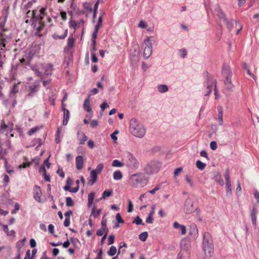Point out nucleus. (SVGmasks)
<instances>
[{
  "instance_id": "1",
  "label": "nucleus",
  "mask_w": 259,
  "mask_h": 259,
  "mask_svg": "<svg viewBox=\"0 0 259 259\" xmlns=\"http://www.w3.org/2000/svg\"><path fill=\"white\" fill-rule=\"evenodd\" d=\"M130 131L134 136L142 138L146 134V129L144 125L135 118L130 121Z\"/></svg>"
},
{
  "instance_id": "41",
  "label": "nucleus",
  "mask_w": 259,
  "mask_h": 259,
  "mask_svg": "<svg viewBox=\"0 0 259 259\" xmlns=\"http://www.w3.org/2000/svg\"><path fill=\"white\" fill-rule=\"evenodd\" d=\"M101 212V209H99L96 210L95 207H94L92 209V215L94 216L95 218H96L100 214Z\"/></svg>"
},
{
  "instance_id": "32",
  "label": "nucleus",
  "mask_w": 259,
  "mask_h": 259,
  "mask_svg": "<svg viewBox=\"0 0 259 259\" xmlns=\"http://www.w3.org/2000/svg\"><path fill=\"white\" fill-rule=\"evenodd\" d=\"M67 33H68V30L67 29H66L65 31H64V34L61 35H59L57 34H54L53 36V38L54 39H64L65 38L67 35Z\"/></svg>"
},
{
  "instance_id": "29",
  "label": "nucleus",
  "mask_w": 259,
  "mask_h": 259,
  "mask_svg": "<svg viewBox=\"0 0 259 259\" xmlns=\"http://www.w3.org/2000/svg\"><path fill=\"white\" fill-rule=\"evenodd\" d=\"M189 257V252H186L181 251L177 256V259H188Z\"/></svg>"
},
{
  "instance_id": "64",
  "label": "nucleus",
  "mask_w": 259,
  "mask_h": 259,
  "mask_svg": "<svg viewBox=\"0 0 259 259\" xmlns=\"http://www.w3.org/2000/svg\"><path fill=\"white\" fill-rule=\"evenodd\" d=\"M88 146L93 149L95 147V144H94V141H93L92 140H89L88 142Z\"/></svg>"
},
{
  "instance_id": "54",
  "label": "nucleus",
  "mask_w": 259,
  "mask_h": 259,
  "mask_svg": "<svg viewBox=\"0 0 259 259\" xmlns=\"http://www.w3.org/2000/svg\"><path fill=\"white\" fill-rule=\"evenodd\" d=\"M217 144L215 141L211 142L210 144V147L212 150H215L217 148Z\"/></svg>"
},
{
  "instance_id": "31",
  "label": "nucleus",
  "mask_w": 259,
  "mask_h": 259,
  "mask_svg": "<svg viewBox=\"0 0 259 259\" xmlns=\"http://www.w3.org/2000/svg\"><path fill=\"white\" fill-rule=\"evenodd\" d=\"M95 193L93 192L88 195V206H90L93 203V200L95 198Z\"/></svg>"
},
{
  "instance_id": "34",
  "label": "nucleus",
  "mask_w": 259,
  "mask_h": 259,
  "mask_svg": "<svg viewBox=\"0 0 259 259\" xmlns=\"http://www.w3.org/2000/svg\"><path fill=\"white\" fill-rule=\"evenodd\" d=\"M112 166L113 167H122L124 166V163L120 162L117 159H115L112 161Z\"/></svg>"
},
{
  "instance_id": "19",
  "label": "nucleus",
  "mask_w": 259,
  "mask_h": 259,
  "mask_svg": "<svg viewBox=\"0 0 259 259\" xmlns=\"http://www.w3.org/2000/svg\"><path fill=\"white\" fill-rule=\"evenodd\" d=\"M189 234L194 239H196L198 235V230L195 224H192L190 226Z\"/></svg>"
},
{
  "instance_id": "3",
  "label": "nucleus",
  "mask_w": 259,
  "mask_h": 259,
  "mask_svg": "<svg viewBox=\"0 0 259 259\" xmlns=\"http://www.w3.org/2000/svg\"><path fill=\"white\" fill-rule=\"evenodd\" d=\"M154 41L153 36H146L144 39L142 48L143 51L144 59H147L151 55L153 50V42Z\"/></svg>"
},
{
  "instance_id": "15",
  "label": "nucleus",
  "mask_w": 259,
  "mask_h": 259,
  "mask_svg": "<svg viewBox=\"0 0 259 259\" xmlns=\"http://www.w3.org/2000/svg\"><path fill=\"white\" fill-rule=\"evenodd\" d=\"M41 195L42 193L40 187L35 186L33 188V197L34 199L38 202H41Z\"/></svg>"
},
{
  "instance_id": "39",
  "label": "nucleus",
  "mask_w": 259,
  "mask_h": 259,
  "mask_svg": "<svg viewBox=\"0 0 259 259\" xmlns=\"http://www.w3.org/2000/svg\"><path fill=\"white\" fill-rule=\"evenodd\" d=\"M213 83V81H211L210 82L207 83L206 93L205 94V96H209V95L210 94L211 89L212 88Z\"/></svg>"
},
{
  "instance_id": "40",
  "label": "nucleus",
  "mask_w": 259,
  "mask_h": 259,
  "mask_svg": "<svg viewBox=\"0 0 259 259\" xmlns=\"http://www.w3.org/2000/svg\"><path fill=\"white\" fill-rule=\"evenodd\" d=\"M104 167V164L103 163H100L99 164L95 169L93 170V171H95V172H96L98 174H99Z\"/></svg>"
},
{
  "instance_id": "16",
  "label": "nucleus",
  "mask_w": 259,
  "mask_h": 259,
  "mask_svg": "<svg viewBox=\"0 0 259 259\" xmlns=\"http://www.w3.org/2000/svg\"><path fill=\"white\" fill-rule=\"evenodd\" d=\"M13 129V123L9 122L7 124H5L4 121H2L1 123L0 132L4 133L5 131L11 132Z\"/></svg>"
},
{
  "instance_id": "6",
  "label": "nucleus",
  "mask_w": 259,
  "mask_h": 259,
  "mask_svg": "<svg viewBox=\"0 0 259 259\" xmlns=\"http://www.w3.org/2000/svg\"><path fill=\"white\" fill-rule=\"evenodd\" d=\"M222 73L225 77L224 83L227 90L230 91L233 88V84L231 81L232 72L229 66L224 63L222 67Z\"/></svg>"
},
{
  "instance_id": "7",
  "label": "nucleus",
  "mask_w": 259,
  "mask_h": 259,
  "mask_svg": "<svg viewBox=\"0 0 259 259\" xmlns=\"http://www.w3.org/2000/svg\"><path fill=\"white\" fill-rule=\"evenodd\" d=\"M52 69L53 66L51 64H38L32 69L38 76L41 77L43 74H51Z\"/></svg>"
},
{
  "instance_id": "14",
  "label": "nucleus",
  "mask_w": 259,
  "mask_h": 259,
  "mask_svg": "<svg viewBox=\"0 0 259 259\" xmlns=\"http://www.w3.org/2000/svg\"><path fill=\"white\" fill-rule=\"evenodd\" d=\"M39 83L36 81L34 84L30 85L28 88V94L26 96V98H31L38 91Z\"/></svg>"
},
{
  "instance_id": "22",
  "label": "nucleus",
  "mask_w": 259,
  "mask_h": 259,
  "mask_svg": "<svg viewBox=\"0 0 259 259\" xmlns=\"http://www.w3.org/2000/svg\"><path fill=\"white\" fill-rule=\"evenodd\" d=\"M77 139L79 141V144H84L88 138L84 133L79 131L77 133Z\"/></svg>"
},
{
  "instance_id": "24",
  "label": "nucleus",
  "mask_w": 259,
  "mask_h": 259,
  "mask_svg": "<svg viewBox=\"0 0 259 259\" xmlns=\"http://www.w3.org/2000/svg\"><path fill=\"white\" fill-rule=\"evenodd\" d=\"M256 213H257L256 208L255 206H253L251 210L250 215H251V221H252V224L254 226L256 225Z\"/></svg>"
},
{
  "instance_id": "58",
  "label": "nucleus",
  "mask_w": 259,
  "mask_h": 259,
  "mask_svg": "<svg viewBox=\"0 0 259 259\" xmlns=\"http://www.w3.org/2000/svg\"><path fill=\"white\" fill-rule=\"evenodd\" d=\"M133 205L132 204V201L130 200H129L127 211L128 212H131L133 211Z\"/></svg>"
},
{
  "instance_id": "51",
  "label": "nucleus",
  "mask_w": 259,
  "mask_h": 259,
  "mask_svg": "<svg viewBox=\"0 0 259 259\" xmlns=\"http://www.w3.org/2000/svg\"><path fill=\"white\" fill-rule=\"evenodd\" d=\"M107 229H103V228L99 229L97 231V235L99 236H101L103 235L104 232H105V233H107Z\"/></svg>"
},
{
  "instance_id": "30",
  "label": "nucleus",
  "mask_w": 259,
  "mask_h": 259,
  "mask_svg": "<svg viewBox=\"0 0 259 259\" xmlns=\"http://www.w3.org/2000/svg\"><path fill=\"white\" fill-rule=\"evenodd\" d=\"M226 195L228 197H230L232 194L231 182H228L227 183H226Z\"/></svg>"
},
{
  "instance_id": "37",
  "label": "nucleus",
  "mask_w": 259,
  "mask_h": 259,
  "mask_svg": "<svg viewBox=\"0 0 259 259\" xmlns=\"http://www.w3.org/2000/svg\"><path fill=\"white\" fill-rule=\"evenodd\" d=\"M186 181L191 187H193L194 181L192 179V177L190 175H187L186 176Z\"/></svg>"
},
{
  "instance_id": "49",
  "label": "nucleus",
  "mask_w": 259,
  "mask_h": 259,
  "mask_svg": "<svg viewBox=\"0 0 259 259\" xmlns=\"http://www.w3.org/2000/svg\"><path fill=\"white\" fill-rule=\"evenodd\" d=\"M66 203L67 206H72L73 205V201L71 197H68L66 199Z\"/></svg>"
},
{
  "instance_id": "23",
  "label": "nucleus",
  "mask_w": 259,
  "mask_h": 259,
  "mask_svg": "<svg viewBox=\"0 0 259 259\" xmlns=\"http://www.w3.org/2000/svg\"><path fill=\"white\" fill-rule=\"evenodd\" d=\"M157 90L159 93L163 94L168 92L169 88L166 84H160L157 86Z\"/></svg>"
},
{
  "instance_id": "53",
  "label": "nucleus",
  "mask_w": 259,
  "mask_h": 259,
  "mask_svg": "<svg viewBox=\"0 0 259 259\" xmlns=\"http://www.w3.org/2000/svg\"><path fill=\"white\" fill-rule=\"evenodd\" d=\"M116 219L118 223H124V221L122 220L120 213L116 214Z\"/></svg>"
},
{
  "instance_id": "28",
  "label": "nucleus",
  "mask_w": 259,
  "mask_h": 259,
  "mask_svg": "<svg viewBox=\"0 0 259 259\" xmlns=\"http://www.w3.org/2000/svg\"><path fill=\"white\" fill-rule=\"evenodd\" d=\"M113 177L115 180L119 181L122 179L123 175L120 170H117L113 172Z\"/></svg>"
},
{
  "instance_id": "21",
  "label": "nucleus",
  "mask_w": 259,
  "mask_h": 259,
  "mask_svg": "<svg viewBox=\"0 0 259 259\" xmlns=\"http://www.w3.org/2000/svg\"><path fill=\"white\" fill-rule=\"evenodd\" d=\"M173 226L175 229L179 230L181 231L182 235H185L186 233V228L183 225H181L177 222H175L174 223Z\"/></svg>"
},
{
  "instance_id": "42",
  "label": "nucleus",
  "mask_w": 259,
  "mask_h": 259,
  "mask_svg": "<svg viewBox=\"0 0 259 259\" xmlns=\"http://www.w3.org/2000/svg\"><path fill=\"white\" fill-rule=\"evenodd\" d=\"M179 54L181 58H185L187 54V51L185 49H181L179 51Z\"/></svg>"
},
{
  "instance_id": "27",
  "label": "nucleus",
  "mask_w": 259,
  "mask_h": 259,
  "mask_svg": "<svg viewBox=\"0 0 259 259\" xmlns=\"http://www.w3.org/2000/svg\"><path fill=\"white\" fill-rule=\"evenodd\" d=\"M98 175V174H97L96 172H95V171L92 170L91 171L90 177V179L89 180V182L91 185H93V184H94L96 183Z\"/></svg>"
},
{
  "instance_id": "4",
  "label": "nucleus",
  "mask_w": 259,
  "mask_h": 259,
  "mask_svg": "<svg viewBox=\"0 0 259 259\" xmlns=\"http://www.w3.org/2000/svg\"><path fill=\"white\" fill-rule=\"evenodd\" d=\"M46 10V8H41L39 10L38 23L34 25V28L38 32L42 29L47 22L50 23L51 22V19L47 15Z\"/></svg>"
},
{
  "instance_id": "38",
  "label": "nucleus",
  "mask_w": 259,
  "mask_h": 259,
  "mask_svg": "<svg viewBox=\"0 0 259 259\" xmlns=\"http://www.w3.org/2000/svg\"><path fill=\"white\" fill-rule=\"evenodd\" d=\"M5 167L6 171L9 174H11V173L14 172L13 169L11 167L10 165L8 164V161L7 160H5Z\"/></svg>"
},
{
  "instance_id": "55",
  "label": "nucleus",
  "mask_w": 259,
  "mask_h": 259,
  "mask_svg": "<svg viewBox=\"0 0 259 259\" xmlns=\"http://www.w3.org/2000/svg\"><path fill=\"white\" fill-rule=\"evenodd\" d=\"M253 194L257 202L259 203V192L256 189H254Z\"/></svg>"
},
{
  "instance_id": "2",
  "label": "nucleus",
  "mask_w": 259,
  "mask_h": 259,
  "mask_svg": "<svg viewBox=\"0 0 259 259\" xmlns=\"http://www.w3.org/2000/svg\"><path fill=\"white\" fill-rule=\"evenodd\" d=\"M202 248L205 256L207 258L211 257L213 253V244L212 237L208 232L203 234Z\"/></svg>"
},
{
  "instance_id": "5",
  "label": "nucleus",
  "mask_w": 259,
  "mask_h": 259,
  "mask_svg": "<svg viewBox=\"0 0 259 259\" xmlns=\"http://www.w3.org/2000/svg\"><path fill=\"white\" fill-rule=\"evenodd\" d=\"M194 201L192 199L190 198H187L184 205V211L186 214H191L193 212L195 211L197 215L198 220L201 222L202 221V219L199 216L200 211L197 207L194 205Z\"/></svg>"
},
{
  "instance_id": "45",
  "label": "nucleus",
  "mask_w": 259,
  "mask_h": 259,
  "mask_svg": "<svg viewBox=\"0 0 259 259\" xmlns=\"http://www.w3.org/2000/svg\"><path fill=\"white\" fill-rule=\"evenodd\" d=\"M147 237H148V233L147 232H144L141 233L139 236V239L142 241H145L146 240Z\"/></svg>"
},
{
  "instance_id": "62",
  "label": "nucleus",
  "mask_w": 259,
  "mask_h": 259,
  "mask_svg": "<svg viewBox=\"0 0 259 259\" xmlns=\"http://www.w3.org/2000/svg\"><path fill=\"white\" fill-rule=\"evenodd\" d=\"M183 168L182 167H179L175 169L174 171V176L177 177L180 173L182 171Z\"/></svg>"
},
{
  "instance_id": "20",
  "label": "nucleus",
  "mask_w": 259,
  "mask_h": 259,
  "mask_svg": "<svg viewBox=\"0 0 259 259\" xmlns=\"http://www.w3.org/2000/svg\"><path fill=\"white\" fill-rule=\"evenodd\" d=\"M76 168L78 170L81 169L83 167L84 160L82 156H78L75 159Z\"/></svg>"
},
{
  "instance_id": "61",
  "label": "nucleus",
  "mask_w": 259,
  "mask_h": 259,
  "mask_svg": "<svg viewBox=\"0 0 259 259\" xmlns=\"http://www.w3.org/2000/svg\"><path fill=\"white\" fill-rule=\"evenodd\" d=\"M160 189V187L159 186H156L153 189L149 191L148 192L152 194H154L157 191L159 190Z\"/></svg>"
},
{
  "instance_id": "47",
  "label": "nucleus",
  "mask_w": 259,
  "mask_h": 259,
  "mask_svg": "<svg viewBox=\"0 0 259 259\" xmlns=\"http://www.w3.org/2000/svg\"><path fill=\"white\" fill-rule=\"evenodd\" d=\"M40 128L38 126H35L34 127H33L28 132V135L29 136H31Z\"/></svg>"
},
{
  "instance_id": "48",
  "label": "nucleus",
  "mask_w": 259,
  "mask_h": 259,
  "mask_svg": "<svg viewBox=\"0 0 259 259\" xmlns=\"http://www.w3.org/2000/svg\"><path fill=\"white\" fill-rule=\"evenodd\" d=\"M74 43V39L72 37H69L67 39V44L70 48L73 47Z\"/></svg>"
},
{
  "instance_id": "57",
  "label": "nucleus",
  "mask_w": 259,
  "mask_h": 259,
  "mask_svg": "<svg viewBox=\"0 0 259 259\" xmlns=\"http://www.w3.org/2000/svg\"><path fill=\"white\" fill-rule=\"evenodd\" d=\"M90 124L92 127L94 128L98 126V122L97 120H92L90 121Z\"/></svg>"
},
{
  "instance_id": "60",
  "label": "nucleus",
  "mask_w": 259,
  "mask_h": 259,
  "mask_svg": "<svg viewBox=\"0 0 259 259\" xmlns=\"http://www.w3.org/2000/svg\"><path fill=\"white\" fill-rule=\"evenodd\" d=\"M25 238H23L22 240H21L19 242L17 243V246L18 248L20 249L25 244Z\"/></svg>"
},
{
  "instance_id": "25",
  "label": "nucleus",
  "mask_w": 259,
  "mask_h": 259,
  "mask_svg": "<svg viewBox=\"0 0 259 259\" xmlns=\"http://www.w3.org/2000/svg\"><path fill=\"white\" fill-rule=\"evenodd\" d=\"M83 107L84 109L88 112H90L92 111V108L91 107L90 104V100L89 97L87 98L84 101L83 105Z\"/></svg>"
},
{
  "instance_id": "43",
  "label": "nucleus",
  "mask_w": 259,
  "mask_h": 259,
  "mask_svg": "<svg viewBox=\"0 0 259 259\" xmlns=\"http://www.w3.org/2000/svg\"><path fill=\"white\" fill-rule=\"evenodd\" d=\"M218 16L221 21L223 22H228V19L226 17L225 15L223 13L220 12L218 14Z\"/></svg>"
},
{
  "instance_id": "10",
  "label": "nucleus",
  "mask_w": 259,
  "mask_h": 259,
  "mask_svg": "<svg viewBox=\"0 0 259 259\" xmlns=\"http://www.w3.org/2000/svg\"><path fill=\"white\" fill-rule=\"evenodd\" d=\"M144 177L141 173H137L132 175L130 180L132 186L137 187L143 186Z\"/></svg>"
},
{
  "instance_id": "46",
  "label": "nucleus",
  "mask_w": 259,
  "mask_h": 259,
  "mask_svg": "<svg viewBox=\"0 0 259 259\" xmlns=\"http://www.w3.org/2000/svg\"><path fill=\"white\" fill-rule=\"evenodd\" d=\"M138 27L142 29H146L148 27V24L145 21L141 20L138 24Z\"/></svg>"
},
{
  "instance_id": "18",
  "label": "nucleus",
  "mask_w": 259,
  "mask_h": 259,
  "mask_svg": "<svg viewBox=\"0 0 259 259\" xmlns=\"http://www.w3.org/2000/svg\"><path fill=\"white\" fill-rule=\"evenodd\" d=\"M217 110L218 112L217 120L219 122V125H223L224 124L223 107L222 106H218Z\"/></svg>"
},
{
  "instance_id": "33",
  "label": "nucleus",
  "mask_w": 259,
  "mask_h": 259,
  "mask_svg": "<svg viewBox=\"0 0 259 259\" xmlns=\"http://www.w3.org/2000/svg\"><path fill=\"white\" fill-rule=\"evenodd\" d=\"M112 190H105L102 194V196L101 199H105L107 197H109L112 195Z\"/></svg>"
},
{
  "instance_id": "50",
  "label": "nucleus",
  "mask_w": 259,
  "mask_h": 259,
  "mask_svg": "<svg viewBox=\"0 0 259 259\" xmlns=\"http://www.w3.org/2000/svg\"><path fill=\"white\" fill-rule=\"evenodd\" d=\"M3 229H4V231L6 233H7L8 235H12V234H14V233H15L13 230H12L9 232L8 227L7 225H3Z\"/></svg>"
},
{
  "instance_id": "11",
  "label": "nucleus",
  "mask_w": 259,
  "mask_h": 259,
  "mask_svg": "<svg viewBox=\"0 0 259 259\" xmlns=\"http://www.w3.org/2000/svg\"><path fill=\"white\" fill-rule=\"evenodd\" d=\"M39 17V10H35L32 12L29 11L26 13L25 23H32L34 26L38 23V17Z\"/></svg>"
},
{
  "instance_id": "52",
  "label": "nucleus",
  "mask_w": 259,
  "mask_h": 259,
  "mask_svg": "<svg viewBox=\"0 0 259 259\" xmlns=\"http://www.w3.org/2000/svg\"><path fill=\"white\" fill-rule=\"evenodd\" d=\"M241 187L240 183L238 182L237 187L236 190V194L238 196H239L241 194Z\"/></svg>"
},
{
  "instance_id": "44",
  "label": "nucleus",
  "mask_w": 259,
  "mask_h": 259,
  "mask_svg": "<svg viewBox=\"0 0 259 259\" xmlns=\"http://www.w3.org/2000/svg\"><path fill=\"white\" fill-rule=\"evenodd\" d=\"M133 223L138 225H144V223H143L142 220L139 216L136 217V218L133 221Z\"/></svg>"
},
{
  "instance_id": "26",
  "label": "nucleus",
  "mask_w": 259,
  "mask_h": 259,
  "mask_svg": "<svg viewBox=\"0 0 259 259\" xmlns=\"http://www.w3.org/2000/svg\"><path fill=\"white\" fill-rule=\"evenodd\" d=\"M70 117V112L68 110L64 109V116L63 120V124L66 125L68 123Z\"/></svg>"
},
{
  "instance_id": "9",
  "label": "nucleus",
  "mask_w": 259,
  "mask_h": 259,
  "mask_svg": "<svg viewBox=\"0 0 259 259\" xmlns=\"http://www.w3.org/2000/svg\"><path fill=\"white\" fill-rule=\"evenodd\" d=\"M7 19V16H4L0 18V28L2 32L0 33V49L3 50V48L6 47V44L8 42V38L4 33L6 31L4 27Z\"/></svg>"
},
{
  "instance_id": "8",
  "label": "nucleus",
  "mask_w": 259,
  "mask_h": 259,
  "mask_svg": "<svg viewBox=\"0 0 259 259\" xmlns=\"http://www.w3.org/2000/svg\"><path fill=\"white\" fill-rule=\"evenodd\" d=\"M161 167L160 163L157 160H152L148 162L144 167L146 174L152 175L157 172Z\"/></svg>"
},
{
  "instance_id": "36",
  "label": "nucleus",
  "mask_w": 259,
  "mask_h": 259,
  "mask_svg": "<svg viewBox=\"0 0 259 259\" xmlns=\"http://www.w3.org/2000/svg\"><path fill=\"white\" fill-rule=\"evenodd\" d=\"M117 252L116 248L114 246H111L108 251L107 253L109 256L114 255Z\"/></svg>"
},
{
  "instance_id": "56",
  "label": "nucleus",
  "mask_w": 259,
  "mask_h": 259,
  "mask_svg": "<svg viewBox=\"0 0 259 259\" xmlns=\"http://www.w3.org/2000/svg\"><path fill=\"white\" fill-rule=\"evenodd\" d=\"M153 215L149 214L148 217L146 219V222L148 224H152L153 223Z\"/></svg>"
},
{
  "instance_id": "63",
  "label": "nucleus",
  "mask_w": 259,
  "mask_h": 259,
  "mask_svg": "<svg viewBox=\"0 0 259 259\" xmlns=\"http://www.w3.org/2000/svg\"><path fill=\"white\" fill-rule=\"evenodd\" d=\"M3 180H4V182L6 183L5 185H7L10 181V179H9V176L7 175H4Z\"/></svg>"
},
{
  "instance_id": "17",
  "label": "nucleus",
  "mask_w": 259,
  "mask_h": 259,
  "mask_svg": "<svg viewBox=\"0 0 259 259\" xmlns=\"http://www.w3.org/2000/svg\"><path fill=\"white\" fill-rule=\"evenodd\" d=\"M180 246L181 249V251H183L186 252H189V250L190 249V246L189 242L187 239H182L181 242Z\"/></svg>"
},
{
  "instance_id": "59",
  "label": "nucleus",
  "mask_w": 259,
  "mask_h": 259,
  "mask_svg": "<svg viewBox=\"0 0 259 259\" xmlns=\"http://www.w3.org/2000/svg\"><path fill=\"white\" fill-rule=\"evenodd\" d=\"M226 25L228 29L229 30H231L233 28V23L232 21H229L228 20V22H224Z\"/></svg>"
},
{
  "instance_id": "35",
  "label": "nucleus",
  "mask_w": 259,
  "mask_h": 259,
  "mask_svg": "<svg viewBox=\"0 0 259 259\" xmlns=\"http://www.w3.org/2000/svg\"><path fill=\"white\" fill-rule=\"evenodd\" d=\"M196 167L201 170H203L206 166V164L200 160H197L196 162Z\"/></svg>"
},
{
  "instance_id": "13",
  "label": "nucleus",
  "mask_w": 259,
  "mask_h": 259,
  "mask_svg": "<svg viewBox=\"0 0 259 259\" xmlns=\"http://www.w3.org/2000/svg\"><path fill=\"white\" fill-rule=\"evenodd\" d=\"M125 165L131 168L136 169L139 166V163L133 155L129 154L127 156Z\"/></svg>"
},
{
  "instance_id": "12",
  "label": "nucleus",
  "mask_w": 259,
  "mask_h": 259,
  "mask_svg": "<svg viewBox=\"0 0 259 259\" xmlns=\"http://www.w3.org/2000/svg\"><path fill=\"white\" fill-rule=\"evenodd\" d=\"M34 52L32 49H28L24 52V54L22 59H20V62L24 65H28L30 61L34 55Z\"/></svg>"
}]
</instances>
